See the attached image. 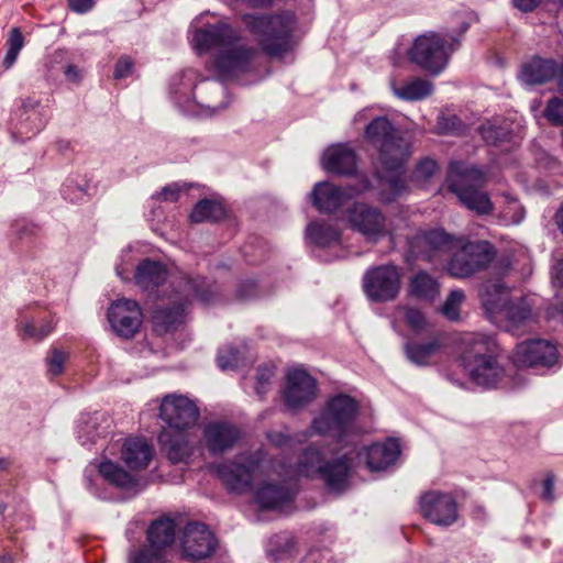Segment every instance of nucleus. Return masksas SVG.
I'll return each mask as SVG.
<instances>
[{
	"instance_id": "1",
	"label": "nucleus",
	"mask_w": 563,
	"mask_h": 563,
	"mask_svg": "<svg viewBox=\"0 0 563 563\" xmlns=\"http://www.w3.org/2000/svg\"><path fill=\"white\" fill-rule=\"evenodd\" d=\"M341 456L327 461L322 451L314 444L308 445L298 459L297 472L309 478H319L334 493L346 489L352 472L362 463L371 471H382L391 465L400 454L399 443L395 439L373 443L363 450L356 446Z\"/></svg>"
},
{
	"instance_id": "2",
	"label": "nucleus",
	"mask_w": 563,
	"mask_h": 563,
	"mask_svg": "<svg viewBox=\"0 0 563 563\" xmlns=\"http://www.w3.org/2000/svg\"><path fill=\"white\" fill-rule=\"evenodd\" d=\"M192 45L199 54L218 49L212 67L222 79L251 71L257 55V49L245 41L242 32L224 22L196 30Z\"/></svg>"
},
{
	"instance_id": "3",
	"label": "nucleus",
	"mask_w": 563,
	"mask_h": 563,
	"mask_svg": "<svg viewBox=\"0 0 563 563\" xmlns=\"http://www.w3.org/2000/svg\"><path fill=\"white\" fill-rule=\"evenodd\" d=\"M427 258L430 262L451 255L448 263L450 275L468 277L485 269L494 260L496 251L487 241L471 242L450 235L442 229L431 230L423 235Z\"/></svg>"
},
{
	"instance_id": "4",
	"label": "nucleus",
	"mask_w": 563,
	"mask_h": 563,
	"mask_svg": "<svg viewBox=\"0 0 563 563\" xmlns=\"http://www.w3.org/2000/svg\"><path fill=\"white\" fill-rule=\"evenodd\" d=\"M362 406L354 397L340 393L331 396L319 413L312 419L309 430L312 434L332 439L340 448L357 446L366 433L361 422Z\"/></svg>"
},
{
	"instance_id": "5",
	"label": "nucleus",
	"mask_w": 563,
	"mask_h": 563,
	"mask_svg": "<svg viewBox=\"0 0 563 563\" xmlns=\"http://www.w3.org/2000/svg\"><path fill=\"white\" fill-rule=\"evenodd\" d=\"M365 139L378 151V159L386 172L393 175L386 179L395 196L406 189L402 170L411 154L410 143L397 131L385 115L375 117L365 126Z\"/></svg>"
},
{
	"instance_id": "6",
	"label": "nucleus",
	"mask_w": 563,
	"mask_h": 563,
	"mask_svg": "<svg viewBox=\"0 0 563 563\" xmlns=\"http://www.w3.org/2000/svg\"><path fill=\"white\" fill-rule=\"evenodd\" d=\"M481 301L490 321L515 335L523 333L537 321L534 299L526 296L511 300L509 289L500 280L483 286Z\"/></svg>"
},
{
	"instance_id": "7",
	"label": "nucleus",
	"mask_w": 563,
	"mask_h": 563,
	"mask_svg": "<svg viewBox=\"0 0 563 563\" xmlns=\"http://www.w3.org/2000/svg\"><path fill=\"white\" fill-rule=\"evenodd\" d=\"M460 344V362L470 378L483 387L495 386L504 375V367L495 356V340L481 333H466Z\"/></svg>"
},
{
	"instance_id": "8",
	"label": "nucleus",
	"mask_w": 563,
	"mask_h": 563,
	"mask_svg": "<svg viewBox=\"0 0 563 563\" xmlns=\"http://www.w3.org/2000/svg\"><path fill=\"white\" fill-rule=\"evenodd\" d=\"M488 180L487 173L476 165L454 161L449 165L448 187L459 200L470 210L478 214L493 211V202L487 194L479 189Z\"/></svg>"
},
{
	"instance_id": "9",
	"label": "nucleus",
	"mask_w": 563,
	"mask_h": 563,
	"mask_svg": "<svg viewBox=\"0 0 563 563\" xmlns=\"http://www.w3.org/2000/svg\"><path fill=\"white\" fill-rule=\"evenodd\" d=\"M242 19L247 30L257 38L262 51L268 56H280L289 49L296 24L292 13L244 14Z\"/></svg>"
},
{
	"instance_id": "10",
	"label": "nucleus",
	"mask_w": 563,
	"mask_h": 563,
	"mask_svg": "<svg viewBox=\"0 0 563 563\" xmlns=\"http://www.w3.org/2000/svg\"><path fill=\"white\" fill-rule=\"evenodd\" d=\"M460 47V37L453 33L427 32L419 35L411 48L409 58L430 74H440L448 65L450 56Z\"/></svg>"
},
{
	"instance_id": "11",
	"label": "nucleus",
	"mask_w": 563,
	"mask_h": 563,
	"mask_svg": "<svg viewBox=\"0 0 563 563\" xmlns=\"http://www.w3.org/2000/svg\"><path fill=\"white\" fill-rule=\"evenodd\" d=\"M179 287V295L167 307H157L154 310L153 323L158 333L172 331L181 323L186 305L191 298L210 302L213 297L210 285L202 278H183Z\"/></svg>"
},
{
	"instance_id": "12",
	"label": "nucleus",
	"mask_w": 563,
	"mask_h": 563,
	"mask_svg": "<svg viewBox=\"0 0 563 563\" xmlns=\"http://www.w3.org/2000/svg\"><path fill=\"white\" fill-rule=\"evenodd\" d=\"M176 523L169 517L154 520L146 530V544L129 552V563H162L174 544Z\"/></svg>"
},
{
	"instance_id": "13",
	"label": "nucleus",
	"mask_w": 563,
	"mask_h": 563,
	"mask_svg": "<svg viewBox=\"0 0 563 563\" xmlns=\"http://www.w3.org/2000/svg\"><path fill=\"white\" fill-rule=\"evenodd\" d=\"M401 287L400 268L393 264L378 265L367 269L363 276V290L374 302L393 301Z\"/></svg>"
},
{
	"instance_id": "14",
	"label": "nucleus",
	"mask_w": 563,
	"mask_h": 563,
	"mask_svg": "<svg viewBox=\"0 0 563 563\" xmlns=\"http://www.w3.org/2000/svg\"><path fill=\"white\" fill-rule=\"evenodd\" d=\"M371 189V181L367 177L357 179L356 184L342 188L329 181H321L314 185L310 198L313 207L321 213H333L343 203L355 196L362 195Z\"/></svg>"
},
{
	"instance_id": "15",
	"label": "nucleus",
	"mask_w": 563,
	"mask_h": 563,
	"mask_svg": "<svg viewBox=\"0 0 563 563\" xmlns=\"http://www.w3.org/2000/svg\"><path fill=\"white\" fill-rule=\"evenodd\" d=\"M347 221L353 231L368 242H377L390 233L383 211L365 202H354L347 210Z\"/></svg>"
},
{
	"instance_id": "16",
	"label": "nucleus",
	"mask_w": 563,
	"mask_h": 563,
	"mask_svg": "<svg viewBox=\"0 0 563 563\" xmlns=\"http://www.w3.org/2000/svg\"><path fill=\"white\" fill-rule=\"evenodd\" d=\"M159 417L167 424L166 429L185 431L196 424L199 410L188 397L170 394L162 400Z\"/></svg>"
},
{
	"instance_id": "17",
	"label": "nucleus",
	"mask_w": 563,
	"mask_h": 563,
	"mask_svg": "<svg viewBox=\"0 0 563 563\" xmlns=\"http://www.w3.org/2000/svg\"><path fill=\"white\" fill-rule=\"evenodd\" d=\"M420 511L433 525L449 527L459 517L455 498L449 493L431 490L420 497Z\"/></svg>"
},
{
	"instance_id": "18",
	"label": "nucleus",
	"mask_w": 563,
	"mask_h": 563,
	"mask_svg": "<svg viewBox=\"0 0 563 563\" xmlns=\"http://www.w3.org/2000/svg\"><path fill=\"white\" fill-rule=\"evenodd\" d=\"M317 396L316 379L303 369H289L283 391L285 406L298 410L310 404Z\"/></svg>"
},
{
	"instance_id": "19",
	"label": "nucleus",
	"mask_w": 563,
	"mask_h": 563,
	"mask_svg": "<svg viewBox=\"0 0 563 563\" xmlns=\"http://www.w3.org/2000/svg\"><path fill=\"white\" fill-rule=\"evenodd\" d=\"M558 349L553 343L532 339L517 344L512 361L517 366L551 367L558 362Z\"/></svg>"
},
{
	"instance_id": "20",
	"label": "nucleus",
	"mask_w": 563,
	"mask_h": 563,
	"mask_svg": "<svg viewBox=\"0 0 563 563\" xmlns=\"http://www.w3.org/2000/svg\"><path fill=\"white\" fill-rule=\"evenodd\" d=\"M108 319L118 335L129 339L137 332L142 312L135 300L119 299L110 306Z\"/></svg>"
},
{
	"instance_id": "21",
	"label": "nucleus",
	"mask_w": 563,
	"mask_h": 563,
	"mask_svg": "<svg viewBox=\"0 0 563 563\" xmlns=\"http://www.w3.org/2000/svg\"><path fill=\"white\" fill-rule=\"evenodd\" d=\"M216 547L217 540L205 523L189 522L185 527L181 548L186 558L191 560L208 558Z\"/></svg>"
},
{
	"instance_id": "22",
	"label": "nucleus",
	"mask_w": 563,
	"mask_h": 563,
	"mask_svg": "<svg viewBox=\"0 0 563 563\" xmlns=\"http://www.w3.org/2000/svg\"><path fill=\"white\" fill-rule=\"evenodd\" d=\"M559 71V86L563 93V65L560 66L554 59L532 57L522 65L520 79L530 86L542 85L553 79Z\"/></svg>"
},
{
	"instance_id": "23",
	"label": "nucleus",
	"mask_w": 563,
	"mask_h": 563,
	"mask_svg": "<svg viewBox=\"0 0 563 563\" xmlns=\"http://www.w3.org/2000/svg\"><path fill=\"white\" fill-rule=\"evenodd\" d=\"M240 438L239 428L224 421L210 422L203 429V442L211 455L231 450Z\"/></svg>"
},
{
	"instance_id": "24",
	"label": "nucleus",
	"mask_w": 563,
	"mask_h": 563,
	"mask_svg": "<svg viewBox=\"0 0 563 563\" xmlns=\"http://www.w3.org/2000/svg\"><path fill=\"white\" fill-rule=\"evenodd\" d=\"M255 465H243L235 462L221 463L213 466L224 486L233 493H245L252 488Z\"/></svg>"
},
{
	"instance_id": "25",
	"label": "nucleus",
	"mask_w": 563,
	"mask_h": 563,
	"mask_svg": "<svg viewBox=\"0 0 563 563\" xmlns=\"http://www.w3.org/2000/svg\"><path fill=\"white\" fill-rule=\"evenodd\" d=\"M323 168L339 175H351L356 170L357 157L355 152L345 144L330 146L323 154Z\"/></svg>"
},
{
	"instance_id": "26",
	"label": "nucleus",
	"mask_w": 563,
	"mask_h": 563,
	"mask_svg": "<svg viewBox=\"0 0 563 563\" xmlns=\"http://www.w3.org/2000/svg\"><path fill=\"white\" fill-rule=\"evenodd\" d=\"M121 457L130 470H143L153 457V449L143 438H129L122 445Z\"/></svg>"
},
{
	"instance_id": "27",
	"label": "nucleus",
	"mask_w": 563,
	"mask_h": 563,
	"mask_svg": "<svg viewBox=\"0 0 563 563\" xmlns=\"http://www.w3.org/2000/svg\"><path fill=\"white\" fill-rule=\"evenodd\" d=\"M442 346L440 336L430 334L427 341L411 340L408 341L404 349L407 358L418 365L428 366L431 360L438 354Z\"/></svg>"
},
{
	"instance_id": "28",
	"label": "nucleus",
	"mask_w": 563,
	"mask_h": 563,
	"mask_svg": "<svg viewBox=\"0 0 563 563\" xmlns=\"http://www.w3.org/2000/svg\"><path fill=\"white\" fill-rule=\"evenodd\" d=\"M167 277V269L158 261L143 260L136 267L135 284L143 290L153 291L158 288Z\"/></svg>"
},
{
	"instance_id": "29",
	"label": "nucleus",
	"mask_w": 563,
	"mask_h": 563,
	"mask_svg": "<svg viewBox=\"0 0 563 563\" xmlns=\"http://www.w3.org/2000/svg\"><path fill=\"white\" fill-rule=\"evenodd\" d=\"M158 441L172 463L185 461L190 454L187 435L184 431L163 429Z\"/></svg>"
},
{
	"instance_id": "30",
	"label": "nucleus",
	"mask_w": 563,
	"mask_h": 563,
	"mask_svg": "<svg viewBox=\"0 0 563 563\" xmlns=\"http://www.w3.org/2000/svg\"><path fill=\"white\" fill-rule=\"evenodd\" d=\"M294 492L279 484H264L255 493V501L261 510L280 509L288 505Z\"/></svg>"
},
{
	"instance_id": "31",
	"label": "nucleus",
	"mask_w": 563,
	"mask_h": 563,
	"mask_svg": "<svg viewBox=\"0 0 563 563\" xmlns=\"http://www.w3.org/2000/svg\"><path fill=\"white\" fill-rule=\"evenodd\" d=\"M440 295V283L427 272L416 273L409 280L408 296L424 302H433Z\"/></svg>"
},
{
	"instance_id": "32",
	"label": "nucleus",
	"mask_w": 563,
	"mask_h": 563,
	"mask_svg": "<svg viewBox=\"0 0 563 563\" xmlns=\"http://www.w3.org/2000/svg\"><path fill=\"white\" fill-rule=\"evenodd\" d=\"M393 91L401 100L418 101L433 92V85L427 79L415 77L399 85L394 82Z\"/></svg>"
},
{
	"instance_id": "33",
	"label": "nucleus",
	"mask_w": 563,
	"mask_h": 563,
	"mask_svg": "<svg viewBox=\"0 0 563 563\" xmlns=\"http://www.w3.org/2000/svg\"><path fill=\"white\" fill-rule=\"evenodd\" d=\"M478 131L487 144L499 146L510 142L511 122L504 118H495L483 123Z\"/></svg>"
},
{
	"instance_id": "34",
	"label": "nucleus",
	"mask_w": 563,
	"mask_h": 563,
	"mask_svg": "<svg viewBox=\"0 0 563 563\" xmlns=\"http://www.w3.org/2000/svg\"><path fill=\"white\" fill-rule=\"evenodd\" d=\"M102 478L118 488L132 489L136 486V479L123 467L112 461H103L98 465Z\"/></svg>"
},
{
	"instance_id": "35",
	"label": "nucleus",
	"mask_w": 563,
	"mask_h": 563,
	"mask_svg": "<svg viewBox=\"0 0 563 563\" xmlns=\"http://www.w3.org/2000/svg\"><path fill=\"white\" fill-rule=\"evenodd\" d=\"M306 232L308 239L318 246H330L341 240L340 230L325 222H311Z\"/></svg>"
},
{
	"instance_id": "36",
	"label": "nucleus",
	"mask_w": 563,
	"mask_h": 563,
	"mask_svg": "<svg viewBox=\"0 0 563 563\" xmlns=\"http://www.w3.org/2000/svg\"><path fill=\"white\" fill-rule=\"evenodd\" d=\"M225 214L224 208L221 203L210 200L202 199L198 201L190 213V220L195 223L200 222H214L222 219Z\"/></svg>"
},
{
	"instance_id": "37",
	"label": "nucleus",
	"mask_w": 563,
	"mask_h": 563,
	"mask_svg": "<svg viewBox=\"0 0 563 563\" xmlns=\"http://www.w3.org/2000/svg\"><path fill=\"white\" fill-rule=\"evenodd\" d=\"M53 329V321L46 316L42 317L40 320L32 319L24 323L21 322L19 325L20 335L23 340L32 339L40 341L47 336Z\"/></svg>"
},
{
	"instance_id": "38",
	"label": "nucleus",
	"mask_w": 563,
	"mask_h": 563,
	"mask_svg": "<svg viewBox=\"0 0 563 563\" xmlns=\"http://www.w3.org/2000/svg\"><path fill=\"white\" fill-rule=\"evenodd\" d=\"M465 301V294L462 289L451 290L440 307L441 314L449 321L456 322L461 319V307Z\"/></svg>"
},
{
	"instance_id": "39",
	"label": "nucleus",
	"mask_w": 563,
	"mask_h": 563,
	"mask_svg": "<svg viewBox=\"0 0 563 563\" xmlns=\"http://www.w3.org/2000/svg\"><path fill=\"white\" fill-rule=\"evenodd\" d=\"M8 51L2 62L5 69L11 68L18 59L21 49L24 46V36L19 27H13L7 40Z\"/></svg>"
},
{
	"instance_id": "40",
	"label": "nucleus",
	"mask_w": 563,
	"mask_h": 563,
	"mask_svg": "<svg viewBox=\"0 0 563 563\" xmlns=\"http://www.w3.org/2000/svg\"><path fill=\"white\" fill-rule=\"evenodd\" d=\"M404 319L407 327L416 334L421 332H429V322L424 313L415 307H402Z\"/></svg>"
},
{
	"instance_id": "41",
	"label": "nucleus",
	"mask_w": 563,
	"mask_h": 563,
	"mask_svg": "<svg viewBox=\"0 0 563 563\" xmlns=\"http://www.w3.org/2000/svg\"><path fill=\"white\" fill-rule=\"evenodd\" d=\"M437 130L441 134L460 135L464 132L465 126L455 114H441L438 117Z\"/></svg>"
},
{
	"instance_id": "42",
	"label": "nucleus",
	"mask_w": 563,
	"mask_h": 563,
	"mask_svg": "<svg viewBox=\"0 0 563 563\" xmlns=\"http://www.w3.org/2000/svg\"><path fill=\"white\" fill-rule=\"evenodd\" d=\"M438 170L439 165L437 161L426 157L418 163L412 176L417 183L423 184L431 179L438 173Z\"/></svg>"
},
{
	"instance_id": "43",
	"label": "nucleus",
	"mask_w": 563,
	"mask_h": 563,
	"mask_svg": "<svg viewBox=\"0 0 563 563\" xmlns=\"http://www.w3.org/2000/svg\"><path fill=\"white\" fill-rule=\"evenodd\" d=\"M275 376V366L263 365L260 366L256 374V386L255 390L260 397H263L272 384V379Z\"/></svg>"
},
{
	"instance_id": "44",
	"label": "nucleus",
	"mask_w": 563,
	"mask_h": 563,
	"mask_svg": "<svg viewBox=\"0 0 563 563\" xmlns=\"http://www.w3.org/2000/svg\"><path fill=\"white\" fill-rule=\"evenodd\" d=\"M217 361L221 369L238 367L240 364V351L234 346H225L219 351Z\"/></svg>"
},
{
	"instance_id": "45",
	"label": "nucleus",
	"mask_w": 563,
	"mask_h": 563,
	"mask_svg": "<svg viewBox=\"0 0 563 563\" xmlns=\"http://www.w3.org/2000/svg\"><path fill=\"white\" fill-rule=\"evenodd\" d=\"M68 358V354L56 347L51 350V355L47 356V371L52 376H58L64 371V365Z\"/></svg>"
},
{
	"instance_id": "46",
	"label": "nucleus",
	"mask_w": 563,
	"mask_h": 563,
	"mask_svg": "<svg viewBox=\"0 0 563 563\" xmlns=\"http://www.w3.org/2000/svg\"><path fill=\"white\" fill-rule=\"evenodd\" d=\"M544 115L552 124L563 125V101L559 98L549 100Z\"/></svg>"
},
{
	"instance_id": "47",
	"label": "nucleus",
	"mask_w": 563,
	"mask_h": 563,
	"mask_svg": "<svg viewBox=\"0 0 563 563\" xmlns=\"http://www.w3.org/2000/svg\"><path fill=\"white\" fill-rule=\"evenodd\" d=\"M133 69V60L129 56H122L118 59L114 67V78L122 79L128 77Z\"/></svg>"
},
{
	"instance_id": "48",
	"label": "nucleus",
	"mask_w": 563,
	"mask_h": 563,
	"mask_svg": "<svg viewBox=\"0 0 563 563\" xmlns=\"http://www.w3.org/2000/svg\"><path fill=\"white\" fill-rule=\"evenodd\" d=\"M71 11L84 14L90 11L95 5V0H67Z\"/></svg>"
},
{
	"instance_id": "49",
	"label": "nucleus",
	"mask_w": 563,
	"mask_h": 563,
	"mask_svg": "<svg viewBox=\"0 0 563 563\" xmlns=\"http://www.w3.org/2000/svg\"><path fill=\"white\" fill-rule=\"evenodd\" d=\"M179 195V189L176 185H169L163 188V190L157 194V199L164 201H177Z\"/></svg>"
},
{
	"instance_id": "50",
	"label": "nucleus",
	"mask_w": 563,
	"mask_h": 563,
	"mask_svg": "<svg viewBox=\"0 0 563 563\" xmlns=\"http://www.w3.org/2000/svg\"><path fill=\"white\" fill-rule=\"evenodd\" d=\"M256 290H257L256 284L252 280H247V282L243 283L240 286V288L238 289V296L241 299H247V298H251L252 296H254L256 294Z\"/></svg>"
},
{
	"instance_id": "51",
	"label": "nucleus",
	"mask_w": 563,
	"mask_h": 563,
	"mask_svg": "<svg viewBox=\"0 0 563 563\" xmlns=\"http://www.w3.org/2000/svg\"><path fill=\"white\" fill-rule=\"evenodd\" d=\"M541 2L542 0H514L515 7L523 12L533 11Z\"/></svg>"
},
{
	"instance_id": "52",
	"label": "nucleus",
	"mask_w": 563,
	"mask_h": 563,
	"mask_svg": "<svg viewBox=\"0 0 563 563\" xmlns=\"http://www.w3.org/2000/svg\"><path fill=\"white\" fill-rule=\"evenodd\" d=\"M553 490H554V477L552 475H548L543 482V493L542 497L548 500H553Z\"/></svg>"
},
{
	"instance_id": "53",
	"label": "nucleus",
	"mask_w": 563,
	"mask_h": 563,
	"mask_svg": "<svg viewBox=\"0 0 563 563\" xmlns=\"http://www.w3.org/2000/svg\"><path fill=\"white\" fill-rule=\"evenodd\" d=\"M552 279L554 285L563 287V260L559 261L552 268Z\"/></svg>"
},
{
	"instance_id": "54",
	"label": "nucleus",
	"mask_w": 563,
	"mask_h": 563,
	"mask_svg": "<svg viewBox=\"0 0 563 563\" xmlns=\"http://www.w3.org/2000/svg\"><path fill=\"white\" fill-rule=\"evenodd\" d=\"M65 75L69 80L77 81L80 79L79 70L75 65H68Z\"/></svg>"
},
{
	"instance_id": "55",
	"label": "nucleus",
	"mask_w": 563,
	"mask_h": 563,
	"mask_svg": "<svg viewBox=\"0 0 563 563\" xmlns=\"http://www.w3.org/2000/svg\"><path fill=\"white\" fill-rule=\"evenodd\" d=\"M554 222L559 231L563 234V202L561 203V206L559 207L554 214Z\"/></svg>"
},
{
	"instance_id": "56",
	"label": "nucleus",
	"mask_w": 563,
	"mask_h": 563,
	"mask_svg": "<svg viewBox=\"0 0 563 563\" xmlns=\"http://www.w3.org/2000/svg\"><path fill=\"white\" fill-rule=\"evenodd\" d=\"M250 7L266 8L272 4L273 0H244Z\"/></svg>"
},
{
	"instance_id": "57",
	"label": "nucleus",
	"mask_w": 563,
	"mask_h": 563,
	"mask_svg": "<svg viewBox=\"0 0 563 563\" xmlns=\"http://www.w3.org/2000/svg\"><path fill=\"white\" fill-rule=\"evenodd\" d=\"M92 420L91 417H88V420H84L85 427L80 426L78 433L86 432L88 435V439L91 441H95V435L91 433V431L86 430L88 428L89 422ZM81 439V434L78 435Z\"/></svg>"
},
{
	"instance_id": "58",
	"label": "nucleus",
	"mask_w": 563,
	"mask_h": 563,
	"mask_svg": "<svg viewBox=\"0 0 563 563\" xmlns=\"http://www.w3.org/2000/svg\"><path fill=\"white\" fill-rule=\"evenodd\" d=\"M14 559L13 555L10 553H4L0 555V563H13Z\"/></svg>"
},
{
	"instance_id": "59",
	"label": "nucleus",
	"mask_w": 563,
	"mask_h": 563,
	"mask_svg": "<svg viewBox=\"0 0 563 563\" xmlns=\"http://www.w3.org/2000/svg\"><path fill=\"white\" fill-rule=\"evenodd\" d=\"M363 115H365L364 113H358L357 117H356V120H360Z\"/></svg>"
},
{
	"instance_id": "60",
	"label": "nucleus",
	"mask_w": 563,
	"mask_h": 563,
	"mask_svg": "<svg viewBox=\"0 0 563 563\" xmlns=\"http://www.w3.org/2000/svg\"><path fill=\"white\" fill-rule=\"evenodd\" d=\"M561 314L563 317V303L561 305Z\"/></svg>"
},
{
	"instance_id": "61",
	"label": "nucleus",
	"mask_w": 563,
	"mask_h": 563,
	"mask_svg": "<svg viewBox=\"0 0 563 563\" xmlns=\"http://www.w3.org/2000/svg\"><path fill=\"white\" fill-rule=\"evenodd\" d=\"M3 510V505L0 504V512Z\"/></svg>"
}]
</instances>
